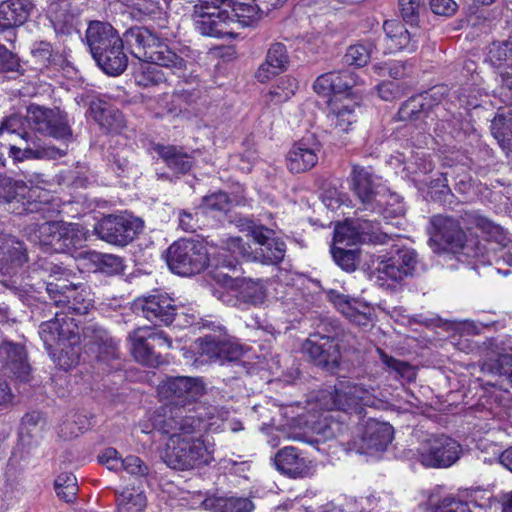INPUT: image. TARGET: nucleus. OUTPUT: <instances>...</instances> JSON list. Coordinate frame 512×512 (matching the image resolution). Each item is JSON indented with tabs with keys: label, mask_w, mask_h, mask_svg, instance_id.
I'll return each instance as SVG.
<instances>
[{
	"label": "nucleus",
	"mask_w": 512,
	"mask_h": 512,
	"mask_svg": "<svg viewBox=\"0 0 512 512\" xmlns=\"http://www.w3.org/2000/svg\"><path fill=\"white\" fill-rule=\"evenodd\" d=\"M152 428L168 436L162 459L176 470H189L207 465L214 460V449L202 437L212 430L207 419L186 415L185 410L165 408L149 418Z\"/></svg>",
	"instance_id": "obj_1"
},
{
	"label": "nucleus",
	"mask_w": 512,
	"mask_h": 512,
	"mask_svg": "<svg viewBox=\"0 0 512 512\" xmlns=\"http://www.w3.org/2000/svg\"><path fill=\"white\" fill-rule=\"evenodd\" d=\"M126 46L139 60L134 72V80L138 86L151 87L167 81L160 69L165 67L174 74L186 68V61L176 54L167 43L147 28L133 27L125 32Z\"/></svg>",
	"instance_id": "obj_2"
},
{
	"label": "nucleus",
	"mask_w": 512,
	"mask_h": 512,
	"mask_svg": "<svg viewBox=\"0 0 512 512\" xmlns=\"http://www.w3.org/2000/svg\"><path fill=\"white\" fill-rule=\"evenodd\" d=\"M373 391V388H366L360 383L341 381L333 390H321L317 401L324 410L360 415L364 407H377L380 403Z\"/></svg>",
	"instance_id": "obj_3"
},
{
	"label": "nucleus",
	"mask_w": 512,
	"mask_h": 512,
	"mask_svg": "<svg viewBox=\"0 0 512 512\" xmlns=\"http://www.w3.org/2000/svg\"><path fill=\"white\" fill-rule=\"evenodd\" d=\"M26 233L33 243L57 253L81 247L86 241V234L81 225L62 221L30 225Z\"/></svg>",
	"instance_id": "obj_4"
},
{
	"label": "nucleus",
	"mask_w": 512,
	"mask_h": 512,
	"mask_svg": "<svg viewBox=\"0 0 512 512\" xmlns=\"http://www.w3.org/2000/svg\"><path fill=\"white\" fill-rule=\"evenodd\" d=\"M431 235L443 240L459 261L466 262L484 256L485 245L472 233H465L459 223L448 216L436 215L431 218Z\"/></svg>",
	"instance_id": "obj_5"
},
{
	"label": "nucleus",
	"mask_w": 512,
	"mask_h": 512,
	"mask_svg": "<svg viewBox=\"0 0 512 512\" xmlns=\"http://www.w3.org/2000/svg\"><path fill=\"white\" fill-rule=\"evenodd\" d=\"M218 334H208L194 342L191 350L184 351V358L196 368L204 365L217 363L220 365L226 362L237 360L242 351L239 345L233 343L223 328L218 327Z\"/></svg>",
	"instance_id": "obj_6"
},
{
	"label": "nucleus",
	"mask_w": 512,
	"mask_h": 512,
	"mask_svg": "<svg viewBox=\"0 0 512 512\" xmlns=\"http://www.w3.org/2000/svg\"><path fill=\"white\" fill-rule=\"evenodd\" d=\"M204 385L199 378L193 377H170L158 386L159 396L167 400L164 406L156 410L151 416L165 408L172 410L183 409L186 415L202 417L204 410L202 406H195L194 403L203 395Z\"/></svg>",
	"instance_id": "obj_7"
},
{
	"label": "nucleus",
	"mask_w": 512,
	"mask_h": 512,
	"mask_svg": "<svg viewBox=\"0 0 512 512\" xmlns=\"http://www.w3.org/2000/svg\"><path fill=\"white\" fill-rule=\"evenodd\" d=\"M166 261L173 273L191 276L200 273L207 266L209 259L202 244L182 239L170 245Z\"/></svg>",
	"instance_id": "obj_8"
},
{
	"label": "nucleus",
	"mask_w": 512,
	"mask_h": 512,
	"mask_svg": "<svg viewBox=\"0 0 512 512\" xmlns=\"http://www.w3.org/2000/svg\"><path fill=\"white\" fill-rule=\"evenodd\" d=\"M462 454L461 445L446 435H433L421 442L417 460L425 467L447 468L456 463Z\"/></svg>",
	"instance_id": "obj_9"
},
{
	"label": "nucleus",
	"mask_w": 512,
	"mask_h": 512,
	"mask_svg": "<svg viewBox=\"0 0 512 512\" xmlns=\"http://www.w3.org/2000/svg\"><path fill=\"white\" fill-rule=\"evenodd\" d=\"M143 221L129 213L111 214L94 227L97 236L112 245L126 246L142 231Z\"/></svg>",
	"instance_id": "obj_10"
},
{
	"label": "nucleus",
	"mask_w": 512,
	"mask_h": 512,
	"mask_svg": "<svg viewBox=\"0 0 512 512\" xmlns=\"http://www.w3.org/2000/svg\"><path fill=\"white\" fill-rule=\"evenodd\" d=\"M39 335L47 349L53 346L73 348L81 341L77 323L63 312H56L54 319L42 323Z\"/></svg>",
	"instance_id": "obj_11"
},
{
	"label": "nucleus",
	"mask_w": 512,
	"mask_h": 512,
	"mask_svg": "<svg viewBox=\"0 0 512 512\" xmlns=\"http://www.w3.org/2000/svg\"><path fill=\"white\" fill-rule=\"evenodd\" d=\"M418 264V254L413 248L394 247L388 256L379 262L377 271L381 279L400 282L413 276Z\"/></svg>",
	"instance_id": "obj_12"
},
{
	"label": "nucleus",
	"mask_w": 512,
	"mask_h": 512,
	"mask_svg": "<svg viewBox=\"0 0 512 512\" xmlns=\"http://www.w3.org/2000/svg\"><path fill=\"white\" fill-rule=\"evenodd\" d=\"M352 190L364 204L369 206L373 211L378 210L383 213V217L387 218L390 211L384 207V190L379 183V179L372 175L367 169L353 166L351 173Z\"/></svg>",
	"instance_id": "obj_13"
},
{
	"label": "nucleus",
	"mask_w": 512,
	"mask_h": 512,
	"mask_svg": "<svg viewBox=\"0 0 512 512\" xmlns=\"http://www.w3.org/2000/svg\"><path fill=\"white\" fill-rule=\"evenodd\" d=\"M26 116L29 128L41 134L60 140H66L72 136L70 127L54 110L31 105L27 109Z\"/></svg>",
	"instance_id": "obj_14"
},
{
	"label": "nucleus",
	"mask_w": 512,
	"mask_h": 512,
	"mask_svg": "<svg viewBox=\"0 0 512 512\" xmlns=\"http://www.w3.org/2000/svg\"><path fill=\"white\" fill-rule=\"evenodd\" d=\"M46 290L56 306H64L76 314H87L93 306L91 293L84 285L67 286L48 283Z\"/></svg>",
	"instance_id": "obj_15"
},
{
	"label": "nucleus",
	"mask_w": 512,
	"mask_h": 512,
	"mask_svg": "<svg viewBox=\"0 0 512 512\" xmlns=\"http://www.w3.org/2000/svg\"><path fill=\"white\" fill-rule=\"evenodd\" d=\"M134 307L141 311L143 317L154 323L170 325L179 316L174 300L166 293L157 292L139 298L135 301Z\"/></svg>",
	"instance_id": "obj_16"
},
{
	"label": "nucleus",
	"mask_w": 512,
	"mask_h": 512,
	"mask_svg": "<svg viewBox=\"0 0 512 512\" xmlns=\"http://www.w3.org/2000/svg\"><path fill=\"white\" fill-rule=\"evenodd\" d=\"M78 0H51L46 14L57 36H69L77 31L80 7Z\"/></svg>",
	"instance_id": "obj_17"
},
{
	"label": "nucleus",
	"mask_w": 512,
	"mask_h": 512,
	"mask_svg": "<svg viewBox=\"0 0 512 512\" xmlns=\"http://www.w3.org/2000/svg\"><path fill=\"white\" fill-rule=\"evenodd\" d=\"M251 236L259 245L253 251L252 260L263 264H277L281 262L286 253L285 243L274 237V232L264 226H254Z\"/></svg>",
	"instance_id": "obj_18"
},
{
	"label": "nucleus",
	"mask_w": 512,
	"mask_h": 512,
	"mask_svg": "<svg viewBox=\"0 0 512 512\" xmlns=\"http://www.w3.org/2000/svg\"><path fill=\"white\" fill-rule=\"evenodd\" d=\"M67 153V147H54L42 145L35 136L21 139L19 145L9 146V156L14 162H23L25 160L57 159Z\"/></svg>",
	"instance_id": "obj_19"
},
{
	"label": "nucleus",
	"mask_w": 512,
	"mask_h": 512,
	"mask_svg": "<svg viewBox=\"0 0 512 512\" xmlns=\"http://www.w3.org/2000/svg\"><path fill=\"white\" fill-rule=\"evenodd\" d=\"M356 107V102L350 97L336 96L330 98L327 119L335 135H342L352 130L353 125L357 122Z\"/></svg>",
	"instance_id": "obj_20"
},
{
	"label": "nucleus",
	"mask_w": 512,
	"mask_h": 512,
	"mask_svg": "<svg viewBox=\"0 0 512 512\" xmlns=\"http://www.w3.org/2000/svg\"><path fill=\"white\" fill-rule=\"evenodd\" d=\"M321 144L313 137H304L296 142L287 156V167L292 173H303L318 162Z\"/></svg>",
	"instance_id": "obj_21"
},
{
	"label": "nucleus",
	"mask_w": 512,
	"mask_h": 512,
	"mask_svg": "<svg viewBox=\"0 0 512 512\" xmlns=\"http://www.w3.org/2000/svg\"><path fill=\"white\" fill-rule=\"evenodd\" d=\"M302 350L318 366H337L340 359L338 344L328 336L311 335Z\"/></svg>",
	"instance_id": "obj_22"
},
{
	"label": "nucleus",
	"mask_w": 512,
	"mask_h": 512,
	"mask_svg": "<svg viewBox=\"0 0 512 512\" xmlns=\"http://www.w3.org/2000/svg\"><path fill=\"white\" fill-rule=\"evenodd\" d=\"M229 9L210 14L201 9V13H193L192 19L196 31L203 36L223 38L232 36Z\"/></svg>",
	"instance_id": "obj_23"
},
{
	"label": "nucleus",
	"mask_w": 512,
	"mask_h": 512,
	"mask_svg": "<svg viewBox=\"0 0 512 512\" xmlns=\"http://www.w3.org/2000/svg\"><path fill=\"white\" fill-rule=\"evenodd\" d=\"M0 367L20 381L27 382L30 379L31 368L22 345L3 342L0 345Z\"/></svg>",
	"instance_id": "obj_24"
},
{
	"label": "nucleus",
	"mask_w": 512,
	"mask_h": 512,
	"mask_svg": "<svg viewBox=\"0 0 512 512\" xmlns=\"http://www.w3.org/2000/svg\"><path fill=\"white\" fill-rule=\"evenodd\" d=\"M385 44L389 53L406 51L412 53L418 47L416 31H410L398 20H388L383 24Z\"/></svg>",
	"instance_id": "obj_25"
},
{
	"label": "nucleus",
	"mask_w": 512,
	"mask_h": 512,
	"mask_svg": "<svg viewBox=\"0 0 512 512\" xmlns=\"http://www.w3.org/2000/svg\"><path fill=\"white\" fill-rule=\"evenodd\" d=\"M131 15L139 20H152L161 28L167 25L168 8L171 0H123Z\"/></svg>",
	"instance_id": "obj_26"
},
{
	"label": "nucleus",
	"mask_w": 512,
	"mask_h": 512,
	"mask_svg": "<svg viewBox=\"0 0 512 512\" xmlns=\"http://www.w3.org/2000/svg\"><path fill=\"white\" fill-rule=\"evenodd\" d=\"M117 31L106 22L92 21L86 30V42L93 58L121 40Z\"/></svg>",
	"instance_id": "obj_27"
},
{
	"label": "nucleus",
	"mask_w": 512,
	"mask_h": 512,
	"mask_svg": "<svg viewBox=\"0 0 512 512\" xmlns=\"http://www.w3.org/2000/svg\"><path fill=\"white\" fill-rule=\"evenodd\" d=\"M31 0H5L0 3V31L23 25L31 15Z\"/></svg>",
	"instance_id": "obj_28"
},
{
	"label": "nucleus",
	"mask_w": 512,
	"mask_h": 512,
	"mask_svg": "<svg viewBox=\"0 0 512 512\" xmlns=\"http://www.w3.org/2000/svg\"><path fill=\"white\" fill-rule=\"evenodd\" d=\"M393 432L390 424L369 419L362 436V448L374 451L385 450L393 440Z\"/></svg>",
	"instance_id": "obj_29"
},
{
	"label": "nucleus",
	"mask_w": 512,
	"mask_h": 512,
	"mask_svg": "<svg viewBox=\"0 0 512 512\" xmlns=\"http://www.w3.org/2000/svg\"><path fill=\"white\" fill-rule=\"evenodd\" d=\"M125 36L119 40L118 44L111 45L109 48L100 52L94 57L97 65L108 75L118 76L127 68L128 58L123 52Z\"/></svg>",
	"instance_id": "obj_30"
},
{
	"label": "nucleus",
	"mask_w": 512,
	"mask_h": 512,
	"mask_svg": "<svg viewBox=\"0 0 512 512\" xmlns=\"http://www.w3.org/2000/svg\"><path fill=\"white\" fill-rule=\"evenodd\" d=\"M134 358L147 366H158L162 363L160 355L156 354L150 344L149 327H139L129 336Z\"/></svg>",
	"instance_id": "obj_31"
},
{
	"label": "nucleus",
	"mask_w": 512,
	"mask_h": 512,
	"mask_svg": "<svg viewBox=\"0 0 512 512\" xmlns=\"http://www.w3.org/2000/svg\"><path fill=\"white\" fill-rule=\"evenodd\" d=\"M330 299L338 311L351 322L359 326H366L370 322V308L364 303L334 293H331Z\"/></svg>",
	"instance_id": "obj_32"
},
{
	"label": "nucleus",
	"mask_w": 512,
	"mask_h": 512,
	"mask_svg": "<svg viewBox=\"0 0 512 512\" xmlns=\"http://www.w3.org/2000/svg\"><path fill=\"white\" fill-rule=\"evenodd\" d=\"M274 461L279 471L291 477H302L308 471L306 459L301 457L297 449L292 446L278 451Z\"/></svg>",
	"instance_id": "obj_33"
},
{
	"label": "nucleus",
	"mask_w": 512,
	"mask_h": 512,
	"mask_svg": "<svg viewBox=\"0 0 512 512\" xmlns=\"http://www.w3.org/2000/svg\"><path fill=\"white\" fill-rule=\"evenodd\" d=\"M152 151L159 156L170 169L177 173H186L192 167V157L180 147L155 144L152 146Z\"/></svg>",
	"instance_id": "obj_34"
},
{
	"label": "nucleus",
	"mask_w": 512,
	"mask_h": 512,
	"mask_svg": "<svg viewBox=\"0 0 512 512\" xmlns=\"http://www.w3.org/2000/svg\"><path fill=\"white\" fill-rule=\"evenodd\" d=\"M90 111L95 121L108 132H119L125 125L123 114L106 102H92Z\"/></svg>",
	"instance_id": "obj_35"
},
{
	"label": "nucleus",
	"mask_w": 512,
	"mask_h": 512,
	"mask_svg": "<svg viewBox=\"0 0 512 512\" xmlns=\"http://www.w3.org/2000/svg\"><path fill=\"white\" fill-rule=\"evenodd\" d=\"M82 341L90 349L97 348L99 352L113 353L116 342L109 336L107 331L96 324H89L82 330Z\"/></svg>",
	"instance_id": "obj_36"
},
{
	"label": "nucleus",
	"mask_w": 512,
	"mask_h": 512,
	"mask_svg": "<svg viewBox=\"0 0 512 512\" xmlns=\"http://www.w3.org/2000/svg\"><path fill=\"white\" fill-rule=\"evenodd\" d=\"M213 512H252L254 504L244 497H210L203 502Z\"/></svg>",
	"instance_id": "obj_37"
},
{
	"label": "nucleus",
	"mask_w": 512,
	"mask_h": 512,
	"mask_svg": "<svg viewBox=\"0 0 512 512\" xmlns=\"http://www.w3.org/2000/svg\"><path fill=\"white\" fill-rule=\"evenodd\" d=\"M17 188V184L13 183L9 178L0 175V203L8 204L9 211L17 214H22L23 212L33 213L41 210L38 208L37 204L32 202L29 203L27 208L24 207V203H22V208L20 209Z\"/></svg>",
	"instance_id": "obj_38"
},
{
	"label": "nucleus",
	"mask_w": 512,
	"mask_h": 512,
	"mask_svg": "<svg viewBox=\"0 0 512 512\" xmlns=\"http://www.w3.org/2000/svg\"><path fill=\"white\" fill-rule=\"evenodd\" d=\"M26 260V248L22 242L10 235L0 237V268L8 263L21 265Z\"/></svg>",
	"instance_id": "obj_39"
},
{
	"label": "nucleus",
	"mask_w": 512,
	"mask_h": 512,
	"mask_svg": "<svg viewBox=\"0 0 512 512\" xmlns=\"http://www.w3.org/2000/svg\"><path fill=\"white\" fill-rule=\"evenodd\" d=\"M227 282H231V286L236 287L238 296L246 303L258 305L263 303L266 299V291L262 281L260 280H233L232 278H229Z\"/></svg>",
	"instance_id": "obj_40"
},
{
	"label": "nucleus",
	"mask_w": 512,
	"mask_h": 512,
	"mask_svg": "<svg viewBox=\"0 0 512 512\" xmlns=\"http://www.w3.org/2000/svg\"><path fill=\"white\" fill-rule=\"evenodd\" d=\"M118 512H143L147 499L139 487H126L116 494Z\"/></svg>",
	"instance_id": "obj_41"
},
{
	"label": "nucleus",
	"mask_w": 512,
	"mask_h": 512,
	"mask_svg": "<svg viewBox=\"0 0 512 512\" xmlns=\"http://www.w3.org/2000/svg\"><path fill=\"white\" fill-rule=\"evenodd\" d=\"M232 203L245 205L246 199L244 196H237L236 198L231 199L225 192H213L203 197L199 210L202 214H208L211 212L225 213L230 210Z\"/></svg>",
	"instance_id": "obj_42"
},
{
	"label": "nucleus",
	"mask_w": 512,
	"mask_h": 512,
	"mask_svg": "<svg viewBox=\"0 0 512 512\" xmlns=\"http://www.w3.org/2000/svg\"><path fill=\"white\" fill-rule=\"evenodd\" d=\"M31 54L35 62L44 67H63L66 63L64 53L54 51L51 44L46 41L35 42L31 47Z\"/></svg>",
	"instance_id": "obj_43"
},
{
	"label": "nucleus",
	"mask_w": 512,
	"mask_h": 512,
	"mask_svg": "<svg viewBox=\"0 0 512 512\" xmlns=\"http://www.w3.org/2000/svg\"><path fill=\"white\" fill-rule=\"evenodd\" d=\"M83 257L95 267V270L106 274H118L124 268L122 258L113 254L88 251L83 253Z\"/></svg>",
	"instance_id": "obj_44"
},
{
	"label": "nucleus",
	"mask_w": 512,
	"mask_h": 512,
	"mask_svg": "<svg viewBox=\"0 0 512 512\" xmlns=\"http://www.w3.org/2000/svg\"><path fill=\"white\" fill-rule=\"evenodd\" d=\"M486 60L494 67L512 70V43L493 42L488 48ZM503 74L512 76V72L509 71H505Z\"/></svg>",
	"instance_id": "obj_45"
},
{
	"label": "nucleus",
	"mask_w": 512,
	"mask_h": 512,
	"mask_svg": "<svg viewBox=\"0 0 512 512\" xmlns=\"http://www.w3.org/2000/svg\"><path fill=\"white\" fill-rule=\"evenodd\" d=\"M357 228L361 232V241L363 243L385 244L391 238V234L387 230L379 227L377 219H356Z\"/></svg>",
	"instance_id": "obj_46"
},
{
	"label": "nucleus",
	"mask_w": 512,
	"mask_h": 512,
	"mask_svg": "<svg viewBox=\"0 0 512 512\" xmlns=\"http://www.w3.org/2000/svg\"><path fill=\"white\" fill-rule=\"evenodd\" d=\"M361 232L357 228L356 220H347L344 223L336 225L334 230L333 245H343L347 247L355 246L361 241Z\"/></svg>",
	"instance_id": "obj_47"
},
{
	"label": "nucleus",
	"mask_w": 512,
	"mask_h": 512,
	"mask_svg": "<svg viewBox=\"0 0 512 512\" xmlns=\"http://www.w3.org/2000/svg\"><path fill=\"white\" fill-rule=\"evenodd\" d=\"M298 89V82L291 76L279 79L277 85L266 94V101L273 104H281L288 101Z\"/></svg>",
	"instance_id": "obj_48"
},
{
	"label": "nucleus",
	"mask_w": 512,
	"mask_h": 512,
	"mask_svg": "<svg viewBox=\"0 0 512 512\" xmlns=\"http://www.w3.org/2000/svg\"><path fill=\"white\" fill-rule=\"evenodd\" d=\"M229 14L231 19V25L238 23L242 27L250 25L255 19L258 10L253 1L241 2L236 0H229Z\"/></svg>",
	"instance_id": "obj_49"
},
{
	"label": "nucleus",
	"mask_w": 512,
	"mask_h": 512,
	"mask_svg": "<svg viewBox=\"0 0 512 512\" xmlns=\"http://www.w3.org/2000/svg\"><path fill=\"white\" fill-rule=\"evenodd\" d=\"M373 49L374 44L370 41L351 45L344 55V61L350 66L363 67L370 60Z\"/></svg>",
	"instance_id": "obj_50"
},
{
	"label": "nucleus",
	"mask_w": 512,
	"mask_h": 512,
	"mask_svg": "<svg viewBox=\"0 0 512 512\" xmlns=\"http://www.w3.org/2000/svg\"><path fill=\"white\" fill-rule=\"evenodd\" d=\"M29 128L27 116L12 114L4 118L0 124V135L4 133L15 134L20 139L33 136L28 130Z\"/></svg>",
	"instance_id": "obj_51"
},
{
	"label": "nucleus",
	"mask_w": 512,
	"mask_h": 512,
	"mask_svg": "<svg viewBox=\"0 0 512 512\" xmlns=\"http://www.w3.org/2000/svg\"><path fill=\"white\" fill-rule=\"evenodd\" d=\"M331 254L335 263L345 271H354L358 263V249L343 245H332Z\"/></svg>",
	"instance_id": "obj_52"
},
{
	"label": "nucleus",
	"mask_w": 512,
	"mask_h": 512,
	"mask_svg": "<svg viewBox=\"0 0 512 512\" xmlns=\"http://www.w3.org/2000/svg\"><path fill=\"white\" fill-rule=\"evenodd\" d=\"M57 496L65 502H72L77 494V479L72 473H61L55 480Z\"/></svg>",
	"instance_id": "obj_53"
},
{
	"label": "nucleus",
	"mask_w": 512,
	"mask_h": 512,
	"mask_svg": "<svg viewBox=\"0 0 512 512\" xmlns=\"http://www.w3.org/2000/svg\"><path fill=\"white\" fill-rule=\"evenodd\" d=\"M491 131L500 145L504 148L512 146V117L497 116L491 124Z\"/></svg>",
	"instance_id": "obj_54"
},
{
	"label": "nucleus",
	"mask_w": 512,
	"mask_h": 512,
	"mask_svg": "<svg viewBox=\"0 0 512 512\" xmlns=\"http://www.w3.org/2000/svg\"><path fill=\"white\" fill-rule=\"evenodd\" d=\"M227 250L231 253V259L224 260L222 265L228 268H234L238 258L252 259L253 252H250V247L239 237H231L226 243Z\"/></svg>",
	"instance_id": "obj_55"
},
{
	"label": "nucleus",
	"mask_w": 512,
	"mask_h": 512,
	"mask_svg": "<svg viewBox=\"0 0 512 512\" xmlns=\"http://www.w3.org/2000/svg\"><path fill=\"white\" fill-rule=\"evenodd\" d=\"M377 353L383 364L395 371L402 379L410 382L416 378V371L409 363L395 359L381 349H377Z\"/></svg>",
	"instance_id": "obj_56"
},
{
	"label": "nucleus",
	"mask_w": 512,
	"mask_h": 512,
	"mask_svg": "<svg viewBox=\"0 0 512 512\" xmlns=\"http://www.w3.org/2000/svg\"><path fill=\"white\" fill-rule=\"evenodd\" d=\"M336 76L333 80V96L332 97H349L348 94H343L358 84V77L348 70L339 72H330Z\"/></svg>",
	"instance_id": "obj_57"
},
{
	"label": "nucleus",
	"mask_w": 512,
	"mask_h": 512,
	"mask_svg": "<svg viewBox=\"0 0 512 512\" xmlns=\"http://www.w3.org/2000/svg\"><path fill=\"white\" fill-rule=\"evenodd\" d=\"M273 68L280 69L282 72L287 69L289 57L284 44L274 43L269 48L266 59Z\"/></svg>",
	"instance_id": "obj_58"
},
{
	"label": "nucleus",
	"mask_w": 512,
	"mask_h": 512,
	"mask_svg": "<svg viewBox=\"0 0 512 512\" xmlns=\"http://www.w3.org/2000/svg\"><path fill=\"white\" fill-rule=\"evenodd\" d=\"M121 468L135 477H145L149 474V466L138 456L129 455L122 460Z\"/></svg>",
	"instance_id": "obj_59"
},
{
	"label": "nucleus",
	"mask_w": 512,
	"mask_h": 512,
	"mask_svg": "<svg viewBox=\"0 0 512 512\" xmlns=\"http://www.w3.org/2000/svg\"><path fill=\"white\" fill-rule=\"evenodd\" d=\"M398 3L403 19L410 24H415L418 21L420 10L423 7L422 1L398 0Z\"/></svg>",
	"instance_id": "obj_60"
},
{
	"label": "nucleus",
	"mask_w": 512,
	"mask_h": 512,
	"mask_svg": "<svg viewBox=\"0 0 512 512\" xmlns=\"http://www.w3.org/2000/svg\"><path fill=\"white\" fill-rule=\"evenodd\" d=\"M202 214L199 207L195 212L182 210L179 212V227L189 233H194L201 228L199 215Z\"/></svg>",
	"instance_id": "obj_61"
},
{
	"label": "nucleus",
	"mask_w": 512,
	"mask_h": 512,
	"mask_svg": "<svg viewBox=\"0 0 512 512\" xmlns=\"http://www.w3.org/2000/svg\"><path fill=\"white\" fill-rule=\"evenodd\" d=\"M339 430L340 426L337 422H328L326 418L323 421H319L314 427L315 433L319 436V441H326L335 438Z\"/></svg>",
	"instance_id": "obj_62"
},
{
	"label": "nucleus",
	"mask_w": 512,
	"mask_h": 512,
	"mask_svg": "<svg viewBox=\"0 0 512 512\" xmlns=\"http://www.w3.org/2000/svg\"><path fill=\"white\" fill-rule=\"evenodd\" d=\"M434 512H471L466 502L453 497H445L435 508Z\"/></svg>",
	"instance_id": "obj_63"
},
{
	"label": "nucleus",
	"mask_w": 512,
	"mask_h": 512,
	"mask_svg": "<svg viewBox=\"0 0 512 512\" xmlns=\"http://www.w3.org/2000/svg\"><path fill=\"white\" fill-rule=\"evenodd\" d=\"M98 460L102 465H105L109 470L117 471L121 469L122 460L118 451L115 448H106L98 456Z\"/></svg>",
	"instance_id": "obj_64"
}]
</instances>
